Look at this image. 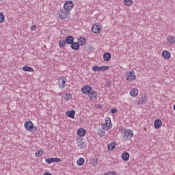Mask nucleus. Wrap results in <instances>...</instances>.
Instances as JSON below:
<instances>
[{"mask_svg":"<svg viewBox=\"0 0 175 175\" xmlns=\"http://www.w3.org/2000/svg\"><path fill=\"white\" fill-rule=\"evenodd\" d=\"M56 16L57 18H59V20L66 21V20H69L70 18V12L64 10V8H61L57 11Z\"/></svg>","mask_w":175,"mask_h":175,"instance_id":"1","label":"nucleus"},{"mask_svg":"<svg viewBox=\"0 0 175 175\" xmlns=\"http://www.w3.org/2000/svg\"><path fill=\"white\" fill-rule=\"evenodd\" d=\"M73 6H75L73 1H68L64 3L63 9L64 10H66V12H68V13H70V10H72V9H73Z\"/></svg>","mask_w":175,"mask_h":175,"instance_id":"2","label":"nucleus"},{"mask_svg":"<svg viewBox=\"0 0 175 175\" xmlns=\"http://www.w3.org/2000/svg\"><path fill=\"white\" fill-rule=\"evenodd\" d=\"M25 129L26 131H28V132H33V128H35V126L33 125V123L32 121L29 120L24 123Z\"/></svg>","mask_w":175,"mask_h":175,"instance_id":"3","label":"nucleus"},{"mask_svg":"<svg viewBox=\"0 0 175 175\" xmlns=\"http://www.w3.org/2000/svg\"><path fill=\"white\" fill-rule=\"evenodd\" d=\"M108 69H110V66H94L92 67L93 72H100V70L105 71L107 70Z\"/></svg>","mask_w":175,"mask_h":175,"instance_id":"4","label":"nucleus"},{"mask_svg":"<svg viewBox=\"0 0 175 175\" xmlns=\"http://www.w3.org/2000/svg\"><path fill=\"white\" fill-rule=\"evenodd\" d=\"M123 137H126V139H132L133 137V131L131 129H125L123 131Z\"/></svg>","mask_w":175,"mask_h":175,"instance_id":"5","label":"nucleus"},{"mask_svg":"<svg viewBox=\"0 0 175 175\" xmlns=\"http://www.w3.org/2000/svg\"><path fill=\"white\" fill-rule=\"evenodd\" d=\"M100 29H102V25L98 23H95L92 27V30L94 33H99V32H100Z\"/></svg>","mask_w":175,"mask_h":175,"instance_id":"6","label":"nucleus"},{"mask_svg":"<svg viewBox=\"0 0 175 175\" xmlns=\"http://www.w3.org/2000/svg\"><path fill=\"white\" fill-rule=\"evenodd\" d=\"M126 76V80H127V81H133V80H136V74L135 73V71H130Z\"/></svg>","mask_w":175,"mask_h":175,"instance_id":"7","label":"nucleus"},{"mask_svg":"<svg viewBox=\"0 0 175 175\" xmlns=\"http://www.w3.org/2000/svg\"><path fill=\"white\" fill-rule=\"evenodd\" d=\"M92 90V88L90 85H84L81 88V91L85 95H88Z\"/></svg>","mask_w":175,"mask_h":175,"instance_id":"8","label":"nucleus"},{"mask_svg":"<svg viewBox=\"0 0 175 175\" xmlns=\"http://www.w3.org/2000/svg\"><path fill=\"white\" fill-rule=\"evenodd\" d=\"M61 159L59 158H48L45 159L46 163H58L61 162Z\"/></svg>","mask_w":175,"mask_h":175,"instance_id":"9","label":"nucleus"},{"mask_svg":"<svg viewBox=\"0 0 175 175\" xmlns=\"http://www.w3.org/2000/svg\"><path fill=\"white\" fill-rule=\"evenodd\" d=\"M161 55L164 59H170V57H172V54H170L169 51H163Z\"/></svg>","mask_w":175,"mask_h":175,"instance_id":"10","label":"nucleus"},{"mask_svg":"<svg viewBox=\"0 0 175 175\" xmlns=\"http://www.w3.org/2000/svg\"><path fill=\"white\" fill-rule=\"evenodd\" d=\"M154 126L155 129H159L162 126V120L161 119H157L154 122Z\"/></svg>","mask_w":175,"mask_h":175,"instance_id":"11","label":"nucleus"},{"mask_svg":"<svg viewBox=\"0 0 175 175\" xmlns=\"http://www.w3.org/2000/svg\"><path fill=\"white\" fill-rule=\"evenodd\" d=\"M88 95L90 99H96V96H98V93H96V91L92 90Z\"/></svg>","mask_w":175,"mask_h":175,"instance_id":"12","label":"nucleus"},{"mask_svg":"<svg viewBox=\"0 0 175 175\" xmlns=\"http://www.w3.org/2000/svg\"><path fill=\"white\" fill-rule=\"evenodd\" d=\"M167 42L169 44H174L175 43V37L173 36H168L167 37Z\"/></svg>","mask_w":175,"mask_h":175,"instance_id":"13","label":"nucleus"},{"mask_svg":"<svg viewBox=\"0 0 175 175\" xmlns=\"http://www.w3.org/2000/svg\"><path fill=\"white\" fill-rule=\"evenodd\" d=\"M65 42L66 44H71L73 42H75V38L72 36H68L66 37Z\"/></svg>","mask_w":175,"mask_h":175,"instance_id":"14","label":"nucleus"},{"mask_svg":"<svg viewBox=\"0 0 175 175\" xmlns=\"http://www.w3.org/2000/svg\"><path fill=\"white\" fill-rule=\"evenodd\" d=\"M78 136L83 137L87 135V131L84 129H79L77 131Z\"/></svg>","mask_w":175,"mask_h":175,"instance_id":"15","label":"nucleus"},{"mask_svg":"<svg viewBox=\"0 0 175 175\" xmlns=\"http://www.w3.org/2000/svg\"><path fill=\"white\" fill-rule=\"evenodd\" d=\"M75 114H76V111H75V110L68 111L66 112V116L70 117V118H75Z\"/></svg>","mask_w":175,"mask_h":175,"instance_id":"16","label":"nucleus"},{"mask_svg":"<svg viewBox=\"0 0 175 175\" xmlns=\"http://www.w3.org/2000/svg\"><path fill=\"white\" fill-rule=\"evenodd\" d=\"M77 144L79 148H85L87 147V144L83 140L78 141Z\"/></svg>","mask_w":175,"mask_h":175,"instance_id":"17","label":"nucleus"},{"mask_svg":"<svg viewBox=\"0 0 175 175\" xmlns=\"http://www.w3.org/2000/svg\"><path fill=\"white\" fill-rule=\"evenodd\" d=\"M59 79H62V84L59 83V88H65V83H66V77H61Z\"/></svg>","mask_w":175,"mask_h":175,"instance_id":"18","label":"nucleus"},{"mask_svg":"<svg viewBox=\"0 0 175 175\" xmlns=\"http://www.w3.org/2000/svg\"><path fill=\"white\" fill-rule=\"evenodd\" d=\"M130 95L133 98H136L139 95V90L137 89H132V91L130 92Z\"/></svg>","mask_w":175,"mask_h":175,"instance_id":"19","label":"nucleus"},{"mask_svg":"<svg viewBox=\"0 0 175 175\" xmlns=\"http://www.w3.org/2000/svg\"><path fill=\"white\" fill-rule=\"evenodd\" d=\"M111 59V54H110V53H105L103 55V59L104 61H110V59Z\"/></svg>","mask_w":175,"mask_h":175,"instance_id":"20","label":"nucleus"},{"mask_svg":"<svg viewBox=\"0 0 175 175\" xmlns=\"http://www.w3.org/2000/svg\"><path fill=\"white\" fill-rule=\"evenodd\" d=\"M129 153H128L127 152H124L122 154V159H123V161H129Z\"/></svg>","mask_w":175,"mask_h":175,"instance_id":"21","label":"nucleus"},{"mask_svg":"<svg viewBox=\"0 0 175 175\" xmlns=\"http://www.w3.org/2000/svg\"><path fill=\"white\" fill-rule=\"evenodd\" d=\"M71 49H72V50H79V49H80V44L77 42H72L71 44Z\"/></svg>","mask_w":175,"mask_h":175,"instance_id":"22","label":"nucleus"},{"mask_svg":"<svg viewBox=\"0 0 175 175\" xmlns=\"http://www.w3.org/2000/svg\"><path fill=\"white\" fill-rule=\"evenodd\" d=\"M84 162H85L84 158L81 157L77 161V165H78V166H83L84 165Z\"/></svg>","mask_w":175,"mask_h":175,"instance_id":"23","label":"nucleus"},{"mask_svg":"<svg viewBox=\"0 0 175 175\" xmlns=\"http://www.w3.org/2000/svg\"><path fill=\"white\" fill-rule=\"evenodd\" d=\"M109 151H113V150H114V148H116V143L114 142H111L108 144V147H107Z\"/></svg>","mask_w":175,"mask_h":175,"instance_id":"24","label":"nucleus"},{"mask_svg":"<svg viewBox=\"0 0 175 175\" xmlns=\"http://www.w3.org/2000/svg\"><path fill=\"white\" fill-rule=\"evenodd\" d=\"M23 72H33V68L25 66L23 67Z\"/></svg>","mask_w":175,"mask_h":175,"instance_id":"25","label":"nucleus"},{"mask_svg":"<svg viewBox=\"0 0 175 175\" xmlns=\"http://www.w3.org/2000/svg\"><path fill=\"white\" fill-rule=\"evenodd\" d=\"M105 125H108V126H111V128H113V124H111V120L109 117L105 118Z\"/></svg>","mask_w":175,"mask_h":175,"instance_id":"26","label":"nucleus"},{"mask_svg":"<svg viewBox=\"0 0 175 175\" xmlns=\"http://www.w3.org/2000/svg\"><path fill=\"white\" fill-rule=\"evenodd\" d=\"M43 152H44V151L43 150V149L38 150L35 153V155H36V158H40V157H42V155H43Z\"/></svg>","mask_w":175,"mask_h":175,"instance_id":"27","label":"nucleus"},{"mask_svg":"<svg viewBox=\"0 0 175 175\" xmlns=\"http://www.w3.org/2000/svg\"><path fill=\"white\" fill-rule=\"evenodd\" d=\"M66 46V42L64 40H60L59 41V46L60 49H63V47H65Z\"/></svg>","mask_w":175,"mask_h":175,"instance_id":"28","label":"nucleus"},{"mask_svg":"<svg viewBox=\"0 0 175 175\" xmlns=\"http://www.w3.org/2000/svg\"><path fill=\"white\" fill-rule=\"evenodd\" d=\"M101 127L104 131H109V129H111V126H109L106 124H102Z\"/></svg>","mask_w":175,"mask_h":175,"instance_id":"29","label":"nucleus"},{"mask_svg":"<svg viewBox=\"0 0 175 175\" xmlns=\"http://www.w3.org/2000/svg\"><path fill=\"white\" fill-rule=\"evenodd\" d=\"M124 5H126V6H132L133 5V0H124Z\"/></svg>","mask_w":175,"mask_h":175,"instance_id":"30","label":"nucleus"},{"mask_svg":"<svg viewBox=\"0 0 175 175\" xmlns=\"http://www.w3.org/2000/svg\"><path fill=\"white\" fill-rule=\"evenodd\" d=\"M72 94H70V93L66 94V99L68 102H69V100H70L72 99Z\"/></svg>","mask_w":175,"mask_h":175,"instance_id":"31","label":"nucleus"},{"mask_svg":"<svg viewBox=\"0 0 175 175\" xmlns=\"http://www.w3.org/2000/svg\"><path fill=\"white\" fill-rule=\"evenodd\" d=\"M79 43L81 46H85L87 40H85V38H81V40H79Z\"/></svg>","mask_w":175,"mask_h":175,"instance_id":"32","label":"nucleus"},{"mask_svg":"<svg viewBox=\"0 0 175 175\" xmlns=\"http://www.w3.org/2000/svg\"><path fill=\"white\" fill-rule=\"evenodd\" d=\"M5 21V15L2 12H0V23Z\"/></svg>","mask_w":175,"mask_h":175,"instance_id":"33","label":"nucleus"},{"mask_svg":"<svg viewBox=\"0 0 175 175\" xmlns=\"http://www.w3.org/2000/svg\"><path fill=\"white\" fill-rule=\"evenodd\" d=\"M98 134L99 135V136H100L101 137H103V136H105L106 135V132L105 131H102V130H100L98 132Z\"/></svg>","mask_w":175,"mask_h":175,"instance_id":"34","label":"nucleus"},{"mask_svg":"<svg viewBox=\"0 0 175 175\" xmlns=\"http://www.w3.org/2000/svg\"><path fill=\"white\" fill-rule=\"evenodd\" d=\"M98 165V160L94 159L92 161V166H96Z\"/></svg>","mask_w":175,"mask_h":175,"instance_id":"35","label":"nucleus"},{"mask_svg":"<svg viewBox=\"0 0 175 175\" xmlns=\"http://www.w3.org/2000/svg\"><path fill=\"white\" fill-rule=\"evenodd\" d=\"M37 28H38V27L36 26V25H33L30 27L31 31H36Z\"/></svg>","mask_w":175,"mask_h":175,"instance_id":"36","label":"nucleus"},{"mask_svg":"<svg viewBox=\"0 0 175 175\" xmlns=\"http://www.w3.org/2000/svg\"><path fill=\"white\" fill-rule=\"evenodd\" d=\"M111 113L112 114H114L115 113H117V109H116V108L111 109Z\"/></svg>","mask_w":175,"mask_h":175,"instance_id":"37","label":"nucleus"},{"mask_svg":"<svg viewBox=\"0 0 175 175\" xmlns=\"http://www.w3.org/2000/svg\"><path fill=\"white\" fill-rule=\"evenodd\" d=\"M110 174H111V175H117V172H116V171H110Z\"/></svg>","mask_w":175,"mask_h":175,"instance_id":"38","label":"nucleus"},{"mask_svg":"<svg viewBox=\"0 0 175 175\" xmlns=\"http://www.w3.org/2000/svg\"><path fill=\"white\" fill-rule=\"evenodd\" d=\"M111 85V82L109 81L107 83V87H110Z\"/></svg>","mask_w":175,"mask_h":175,"instance_id":"39","label":"nucleus"},{"mask_svg":"<svg viewBox=\"0 0 175 175\" xmlns=\"http://www.w3.org/2000/svg\"><path fill=\"white\" fill-rule=\"evenodd\" d=\"M144 103H146V100L142 99V100H141V104L143 105Z\"/></svg>","mask_w":175,"mask_h":175,"instance_id":"40","label":"nucleus"},{"mask_svg":"<svg viewBox=\"0 0 175 175\" xmlns=\"http://www.w3.org/2000/svg\"><path fill=\"white\" fill-rule=\"evenodd\" d=\"M111 174H110V171H109L108 172H106V173H105L104 174V175H110Z\"/></svg>","mask_w":175,"mask_h":175,"instance_id":"41","label":"nucleus"},{"mask_svg":"<svg viewBox=\"0 0 175 175\" xmlns=\"http://www.w3.org/2000/svg\"><path fill=\"white\" fill-rule=\"evenodd\" d=\"M43 175H51V174L50 173H49V172H45V173H44Z\"/></svg>","mask_w":175,"mask_h":175,"instance_id":"42","label":"nucleus"}]
</instances>
